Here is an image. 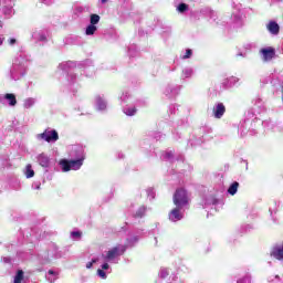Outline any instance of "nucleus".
I'll list each match as a JSON object with an SVG mask.
<instances>
[{"label": "nucleus", "mask_w": 283, "mask_h": 283, "mask_svg": "<svg viewBox=\"0 0 283 283\" xmlns=\"http://www.w3.org/2000/svg\"><path fill=\"white\" fill-rule=\"evenodd\" d=\"M69 156L72 159H61L59 167L61 171L67 174V171H78L85 163V147L83 145L69 146Z\"/></svg>", "instance_id": "obj_1"}, {"label": "nucleus", "mask_w": 283, "mask_h": 283, "mask_svg": "<svg viewBox=\"0 0 283 283\" xmlns=\"http://www.w3.org/2000/svg\"><path fill=\"white\" fill-rule=\"evenodd\" d=\"M28 74V56L24 54L17 55L12 65L9 67L7 76L10 81H21Z\"/></svg>", "instance_id": "obj_2"}, {"label": "nucleus", "mask_w": 283, "mask_h": 283, "mask_svg": "<svg viewBox=\"0 0 283 283\" xmlns=\"http://www.w3.org/2000/svg\"><path fill=\"white\" fill-rule=\"evenodd\" d=\"M59 70H62V72L67 73V77L71 81V83H76V81L78 80V72H81V67L76 66V62H62L59 65Z\"/></svg>", "instance_id": "obj_3"}, {"label": "nucleus", "mask_w": 283, "mask_h": 283, "mask_svg": "<svg viewBox=\"0 0 283 283\" xmlns=\"http://www.w3.org/2000/svg\"><path fill=\"white\" fill-rule=\"evenodd\" d=\"M38 143H56L59 140V132L56 129L48 127L43 133L35 135Z\"/></svg>", "instance_id": "obj_4"}, {"label": "nucleus", "mask_w": 283, "mask_h": 283, "mask_svg": "<svg viewBox=\"0 0 283 283\" xmlns=\"http://www.w3.org/2000/svg\"><path fill=\"white\" fill-rule=\"evenodd\" d=\"M172 202L176 207H187L189 205V195L185 188H178L172 197Z\"/></svg>", "instance_id": "obj_5"}, {"label": "nucleus", "mask_w": 283, "mask_h": 283, "mask_svg": "<svg viewBox=\"0 0 283 283\" xmlns=\"http://www.w3.org/2000/svg\"><path fill=\"white\" fill-rule=\"evenodd\" d=\"M232 8L233 10H235L232 13V20L234 21L237 28H242L244 25V18L242 17V10H244V8L240 2L238 3L233 2Z\"/></svg>", "instance_id": "obj_6"}, {"label": "nucleus", "mask_w": 283, "mask_h": 283, "mask_svg": "<svg viewBox=\"0 0 283 283\" xmlns=\"http://www.w3.org/2000/svg\"><path fill=\"white\" fill-rule=\"evenodd\" d=\"M161 160L165 163H176V160H180L181 163L185 160V156L175 155L174 150H165L160 156Z\"/></svg>", "instance_id": "obj_7"}, {"label": "nucleus", "mask_w": 283, "mask_h": 283, "mask_svg": "<svg viewBox=\"0 0 283 283\" xmlns=\"http://www.w3.org/2000/svg\"><path fill=\"white\" fill-rule=\"evenodd\" d=\"M2 14H4L7 19H10V17L14 14V0H3Z\"/></svg>", "instance_id": "obj_8"}, {"label": "nucleus", "mask_w": 283, "mask_h": 283, "mask_svg": "<svg viewBox=\"0 0 283 283\" xmlns=\"http://www.w3.org/2000/svg\"><path fill=\"white\" fill-rule=\"evenodd\" d=\"M262 61L268 63L269 61H273L275 59V49L273 46H266L260 50Z\"/></svg>", "instance_id": "obj_9"}, {"label": "nucleus", "mask_w": 283, "mask_h": 283, "mask_svg": "<svg viewBox=\"0 0 283 283\" xmlns=\"http://www.w3.org/2000/svg\"><path fill=\"white\" fill-rule=\"evenodd\" d=\"M182 86L180 85L168 84L164 91V94L168 98H174V96H178L180 94Z\"/></svg>", "instance_id": "obj_10"}, {"label": "nucleus", "mask_w": 283, "mask_h": 283, "mask_svg": "<svg viewBox=\"0 0 283 283\" xmlns=\"http://www.w3.org/2000/svg\"><path fill=\"white\" fill-rule=\"evenodd\" d=\"M226 112H227V107L224 106V104L222 102L214 104L212 107L213 118H217V119L222 118V116H224Z\"/></svg>", "instance_id": "obj_11"}, {"label": "nucleus", "mask_w": 283, "mask_h": 283, "mask_svg": "<svg viewBox=\"0 0 283 283\" xmlns=\"http://www.w3.org/2000/svg\"><path fill=\"white\" fill-rule=\"evenodd\" d=\"M95 108L97 112H107V99L105 98V95L95 96Z\"/></svg>", "instance_id": "obj_12"}, {"label": "nucleus", "mask_w": 283, "mask_h": 283, "mask_svg": "<svg viewBox=\"0 0 283 283\" xmlns=\"http://www.w3.org/2000/svg\"><path fill=\"white\" fill-rule=\"evenodd\" d=\"M253 113L254 114H264L266 112V106H264V102L260 97H255L253 101Z\"/></svg>", "instance_id": "obj_13"}, {"label": "nucleus", "mask_w": 283, "mask_h": 283, "mask_svg": "<svg viewBox=\"0 0 283 283\" xmlns=\"http://www.w3.org/2000/svg\"><path fill=\"white\" fill-rule=\"evenodd\" d=\"M32 39L35 41H48V30L45 29H35L32 33Z\"/></svg>", "instance_id": "obj_14"}, {"label": "nucleus", "mask_w": 283, "mask_h": 283, "mask_svg": "<svg viewBox=\"0 0 283 283\" xmlns=\"http://www.w3.org/2000/svg\"><path fill=\"white\" fill-rule=\"evenodd\" d=\"M180 209H182V207L176 206V208L169 212V220H171V222H178L179 220H182L184 214L180 212Z\"/></svg>", "instance_id": "obj_15"}, {"label": "nucleus", "mask_w": 283, "mask_h": 283, "mask_svg": "<svg viewBox=\"0 0 283 283\" xmlns=\"http://www.w3.org/2000/svg\"><path fill=\"white\" fill-rule=\"evenodd\" d=\"M240 83V77L230 76L222 82V86L224 90H230V87H235L237 84Z\"/></svg>", "instance_id": "obj_16"}, {"label": "nucleus", "mask_w": 283, "mask_h": 283, "mask_svg": "<svg viewBox=\"0 0 283 283\" xmlns=\"http://www.w3.org/2000/svg\"><path fill=\"white\" fill-rule=\"evenodd\" d=\"M38 164L40 167H43L44 169H48L50 167V156L45 153H41L36 156Z\"/></svg>", "instance_id": "obj_17"}, {"label": "nucleus", "mask_w": 283, "mask_h": 283, "mask_svg": "<svg viewBox=\"0 0 283 283\" xmlns=\"http://www.w3.org/2000/svg\"><path fill=\"white\" fill-rule=\"evenodd\" d=\"M123 253H125V248H123L120 252V249L118 247H115L106 253L105 260H115V258H118V255H123Z\"/></svg>", "instance_id": "obj_18"}, {"label": "nucleus", "mask_w": 283, "mask_h": 283, "mask_svg": "<svg viewBox=\"0 0 283 283\" xmlns=\"http://www.w3.org/2000/svg\"><path fill=\"white\" fill-rule=\"evenodd\" d=\"M268 32L272 34V36H277L280 34V24H277L274 20H271L266 25H265Z\"/></svg>", "instance_id": "obj_19"}, {"label": "nucleus", "mask_w": 283, "mask_h": 283, "mask_svg": "<svg viewBox=\"0 0 283 283\" xmlns=\"http://www.w3.org/2000/svg\"><path fill=\"white\" fill-rule=\"evenodd\" d=\"M271 256L275 260H283V242L280 245H275L271 251Z\"/></svg>", "instance_id": "obj_20"}, {"label": "nucleus", "mask_w": 283, "mask_h": 283, "mask_svg": "<svg viewBox=\"0 0 283 283\" xmlns=\"http://www.w3.org/2000/svg\"><path fill=\"white\" fill-rule=\"evenodd\" d=\"M3 101H7L9 107H15L17 106V95L13 93H7L2 97Z\"/></svg>", "instance_id": "obj_21"}, {"label": "nucleus", "mask_w": 283, "mask_h": 283, "mask_svg": "<svg viewBox=\"0 0 283 283\" xmlns=\"http://www.w3.org/2000/svg\"><path fill=\"white\" fill-rule=\"evenodd\" d=\"M193 76V67L191 66H186L181 71L180 78L181 81H187Z\"/></svg>", "instance_id": "obj_22"}, {"label": "nucleus", "mask_w": 283, "mask_h": 283, "mask_svg": "<svg viewBox=\"0 0 283 283\" xmlns=\"http://www.w3.org/2000/svg\"><path fill=\"white\" fill-rule=\"evenodd\" d=\"M36 105V98L34 97H28L23 101V108L24 109H32Z\"/></svg>", "instance_id": "obj_23"}, {"label": "nucleus", "mask_w": 283, "mask_h": 283, "mask_svg": "<svg viewBox=\"0 0 283 283\" xmlns=\"http://www.w3.org/2000/svg\"><path fill=\"white\" fill-rule=\"evenodd\" d=\"M136 112H137V109L135 106H129V105L123 106V113L126 116H136Z\"/></svg>", "instance_id": "obj_24"}, {"label": "nucleus", "mask_w": 283, "mask_h": 283, "mask_svg": "<svg viewBox=\"0 0 283 283\" xmlns=\"http://www.w3.org/2000/svg\"><path fill=\"white\" fill-rule=\"evenodd\" d=\"M240 187V184L238 181H234L230 185V187L228 188V193L230 196H235V193H238V188Z\"/></svg>", "instance_id": "obj_25"}, {"label": "nucleus", "mask_w": 283, "mask_h": 283, "mask_svg": "<svg viewBox=\"0 0 283 283\" xmlns=\"http://www.w3.org/2000/svg\"><path fill=\"white\" fill-rule=\"evenodd\" d=\"M119 98H120V102H122V107H125L126 103H130L132 102V95H129L128 92L123 93Z\"/></svg>", "instance_id": "obj_26"}, {"label": "nucleus", "mask_w": 283, "mask_h": 283, "mask_svg": "<svg viewBox=\"0 0 283 283\" xmlns=\"http://www.w3.org/2000/svg\"><path fill=\"white\" fill-rule=\"evenodd\" d=\"M98 30V28L94 24H88L86 27V30H85V35L86 36H92L94 35V33Z\"/></svg>", "instance_id": "obj_27"}, {"label": "nucleus", "mask_w": 283, "mask_h": 283, "mask_svg": "<svg viewBox=\"0 0 283 283\" xmlns=\"http://www.w3.org/2000/svg\"><path fill=\"white\" fill-rule=\"evenodd\" d=\"M192 54L193 51L191 49H186L181 51L180 59H182V61H187V59H191Z\"/></svg>", "instance_id": "obj_28"}, {"label": "nucleus", "mask_w": 283, "mask_h": 283, "mask_svg": "<svg viewBox=\"0 0 283 283\" xmlns=\"http://www.w3.org/2000/svg\"><path fill=\"white\" fill-rule=\"evenodd\" d=\"M24 176H27V178H34V169H32V165L28 164L25 169H24Z\"/></svg>", "instance_id": "obj_29"}, {"label": "nucleus", "mask_w": 283, "mask_h": 283, "mask_svg": "<svg viewBox=\"0 0 283 283\" xmlns=\"http://www.w3.org/2000/svg\"><path fill=\"white\" fill-rule=\"evenodd\" d=\"M189 10V4L181 2L177 6V12H180V14L187 12Z\"/></svg>", "instance_id": "obj_30"}, {"label": "nucleus", "mask_w": 283, "mask_h": 283, "mask_svg": "<svg viewBox=\"0 0 283 283\" xmlns=\"http://www.w3.org/2000/svg\"><path fill=\"white\" fill-rule=\"evenodd\" d=\"M99 21H101V15H98L96 13L91 14V18H90L91 25H97V23H99Z\"/></svg>", "instance_id": "obj_31"}, {"label": "nucleus", "mask_w": 283, "mask_h": 283, "mask_svg": "<svg viewBox=\"0 0 283 283\" xmlns=\"http://www.w3.org/2000/svg\"><path fill=\"white\" fill-rule=\"evenodd\" d=\"M23 282V270H19L17 275L14 276L13 283H21Z\"/></svg>", "instance_id": "obj_32"}, {"label": "nucleus", "mask_w": 283, "mask_h": 283, "mask_svg": "<svg viewBox=\"0 0 283 283\" xmlns=\"http://www.w3.org/2000/svg\"><path fill=\"white\" fill-rule=\"evenodd\" d=\"M202 143V138L200 137H193L192 139H190L191 147H198V145H201Z\"/></svg>", "instance_id": "obj_33"}, {"label": "nucleus", "mask_w": 283, "mask_h": 283, "mask_svg": "<svg viewBox=\"0 0 283 283\" xmlns=\"http://www.w3.org/2000/svg\"><path fill=\"white\" fill-rule=\"evenodd\" d=\"M145 207H140L138 208V210L136 211V213L134 214V218H143L145 216Z\"/></svg>", "instance_id": "obj_34"}, {"label": "nucleus", "mask_w": 283, "mask_h": 283, "mask_svg": "<svg viewBox=\"0 0 283 283\" xmlns=\"http://www.w3.org/2000/svg\"><path fill=\"white\" fill-rule=\"evenodd\" d=\"M86 10H88L87 7H76L75 8L76 14H81L82 12H85Z\"/></svg>", "instance_id": "obj_35"}, {"label": "nucleus", "mask_w": 283, "mask_h": 283, "mask_svg": "<svg viewBox=\"0 0 283 283\" xmlns=\"http://www.w3.org/2000/svg\"><path fill=\"white\" fill-rule=\"evenodd\" d=\"M273 78H277L280 83H282L283 81V71L279 72V73H275L273 75Z\"/></svg>", "instance_id": "obj_36"}, {"label": "nucleus", "mask_w": 283, "mask_h": 283, "mask_svg": "<svg viewBox=\"0 0 283 283\" xmlns=\"http://www.w3.org/2000/svg\"><path fill=\"white\" fill-rule=\"evenodd\" d=\"M263 127H268V129H273V124L271 120H264L262 122Z\"/></svg>", "instance_id": "obj_37"}, {"label": "nucleus", "mask_w": 283, "mask_h": 283, "mask_svg": "<svg viewBox=\"0 0 283 283\" xmlns=\"http://www.w3.org/2000/svg\"><path fill=\"white\" fill-rule=\"evenodd\" d=\"M97 274L99 275V277H102V280H105L107 277V273H105L104 270H97Z\"/></svg>", "instance_id": "obj_38"}, {"label": "nucleus", "mask_w": 283, "mask_h": 283, "mask_svg": "<svg viewBox=\"0 0 283 283\" xmlns=\"http://www.w3.org/2000/svg\"><path fill=\"white\" fill-rule=\"evenodd\" d=\"M71 235H72V238L81 239V237L83 235V233L80 232V231H73V232H71Z\"/></svg>", "instance_id": "obj_39"}, {"label": "nucleus", "mask_w": 283, "mask_h": 283, "mask_svg": "<svg viewBox=\"0 0 283 283\" xmlns=\"http://www.w3.org/2000/svg\"><path fill=\"white\" fill-rule=\"evenodd\" d=\"M206 12L209 13L210 19H213V21H216V18H213V17H216V12L214 11H211V9H206Z\"/></svg>", "instance_id": "obj_40"}, {"label": "nucleus", "mask_w": 283, "mask_h": 283, "mask_svg": "<svg viewBox=\"0 0 283 283\" xmlns=\"http://www.w3.org/2000/svg\"><path fill=\"white\" fill-rule=\"evenodd\" d=\"M239 133H240L241 136H247V133L244 132V124L240 125Z\"/></svg>", "instance_id": "obj_41"}, {"label": "nucleus", "mask_w": 283, "mask_h": 283, "mask_svg": "<svg viewBox=\"0 0 283 283\" xmlns=\"http://www.w3.org/2000/svg\"><path fill=\"white\" fill-rule=\"evenodd\" d=\"M41 3H44L45 6H52L54 3V0H40Z\"/></svg>", "instance_id": "obj_42"}, {"label": "nucleus", "mask_w": 283, "mask_h": 283, "mask_svg": "<svg viewBox=\"0 0 283 283\" xmlns=\"http://www.w3.org/2000/svg\"><path fill=\"white\" fill-rule=\"evenodd\" d=\"M17 44V39L10 38L9 39V45H15Z\"/></svg>", "instance_id": "obj_43"}, {"label": "nucleus", "mask_w": 283, "mask_h": 283, "mask_svg": "<svg viewBox=\"0 0 283 283\" xmlns=\"http://www.w3.org/2000/svg\"><path fill=\"white\" fill-rule=\"evenodd\" d=\"M134 48H135V46H130V48L128 49V54H129V56H134V52H133Z\"/></svg>", "instance_id": "obj_44"}, {"label": "nucleus", "mask_w": 283, "mask_h": 283, "mask_svg": "<svg viewBox=\"0 0 283 283\" xmlns=\"http://www.w3.org/2000/svg\"><path fill=\"white\" fill-rule=\"evenodd\" d=\"M102 269H103L104 271H107V269H109V264H108V263H104V264L102 265Z\"/></svg>", "instance_id": "obj_45"}, {"label": "nucleus", "mask_w": 283, "mask_h": 283, "mask_svg": "<svg viewBox=\"0 0 283 283\" xmlns=\"http://www.w3.org/2000/svg\"><path fill=\"white\" fill-rule=\"evenodd\" d=\"M168 176H176V170L170 169L169 172H168Z\"/></svg>", "instance_id": "obj_46"}, {"label": "nucleus", "mask_w": 283, "mask_h": 283, "mask_svg": "<svg viewBox=\"0 0 283 283\" xmlns=\"http://www.w3.org/2000/svg\"><path fill=\"white\" fill-rule=\"evenodd\" d=\"M92 266H94L92 262L86 263V269H92Z\"/></svg>", "instance_id": "obj_47"}, {"label": "nucleus", "mask_w": 283, "mask_h": 283, "mask_svg": "<svg viewBox=\"0 0 283 283\" xmlns=\"http://www.w3.org/2000/svg\"><path fill=\"white\" fill-rule=\"evenodd\" d=\"M49 275H56V272H54L53 270H49Z\"/></svg>", "instance_id": "obj_48"}, {"label": "nucleus", "mask_w": 283, "mask_h": 283, "mask_svg": "<svg viewBox=\"0 0 283 283\" xmlns=\"http://www.w3.org/2000/svg\"><path fill=\"white\" fill-rule=\"evenodd\" d=\"M118 158H125V155L123 153H119Z\"/></svg>", "instance_id": "obj_49"}, {"label": "nucleus", "mask_w": 283, "mask_h": 283, "mask_svg": "<svg viewBox=\"0 0 283 283\" xmlns=\"http://www.w3.org/2000/svg\"><path fill=\"white\" fill-rule=\"evenodd\" d=\"M107 1H109V0H99V2H101L102 4L107 3Z\"/></svg>", "instance_id": "obj_50"}, {"label": "nucleus", "mask_w": 283, "mask_h": 283, "mask_svg": "<svg viewBox=\"0 0 283 283\" xmlns=\"http://www.w3.org/2000/svg\"><path fill=\"white\" fill-rule=\"evenodd\" d=\"M0 45H3V38L0 36Z\"/></svg>", "instance_id": "obj_51"}, {"label": "nucleus", "mask_w": 283, "mask_h": 283, "mask_svg": "<svg viewBox=\"0 0 283 283\" xmlns=\"http://www.w3.org/2000/svg\"><path fill=\"white\" fill-rule=\"evenodd\" d=\"M91 262L93 265L96 264V259H93Z\"/></svg>", "instance_id": "obj_52"}, {"label": "nucleus", "mask_w": 283, "mask_h": 283, "mask_svg": "<svg viewBox=\"0 0 283 283\" xmlns=\"http://www.w3.org/2000/svg\"><path fill=\"white\" fill-rule=\"evenodd\" d=\"M238 56H244V54H242V53H239V54H238Z\"/></svg>", "instance_id": "obj_53"}, {"label": "nucleus", "mask_w": 283, "mask_h": 283, "mask_svg": "<svg viewBox=\"0 0 283 283\" xmlns=\"http://www.w3.org/2000/svg\"><path fill=\"white\" fill-rule=\"evenodd\" d=\"M3 27V23L0 21V28H2Z\"/></svg>", "instance_id": "obj_54"}]
</instances>
